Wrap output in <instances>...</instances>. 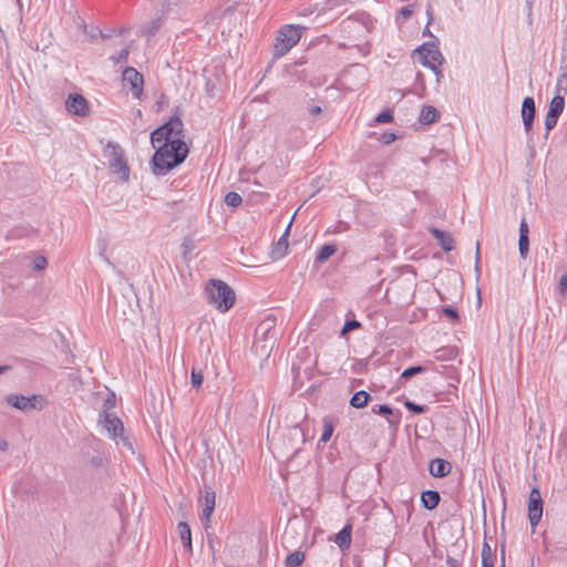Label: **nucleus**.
<instances>
[{"label":"nucleus","instance_id":"nucleus-1","mask_svg":"<svg viewBox=\"0 0 567 567\" xmlns=\"http://www.w3.org/2000/svg\"><path fill=\"white\" fill-rule=\"evenodd\" d=\"M188 148L184 141H174L158 146L152 158L154 174H166L179 165L186 158Z\"/></svg>","mask_w":567,"mask_h":567},{"label":"nucleus","instance_id":"nucleus-2","mask_svg":"<svg viewBox=\"0 0 567 567\" xmlns=\"http://www.w3.org/2000/svg\"><path fill=\"white\" fill-rule=\"evenodd\" d=\"M206 293L208 302L220 312L228 311L236 300L233 288L219 279H212L208 282Z\"/></svg>","mask_w":567,"mask_h":567},{"label":"nucleus","instance_id":"nucleus-3","mask_svg":"<svg viewBox=\"0 0 567 567\" xmlns=\"http://www.w3.org/2000/svg\"><path fill=\"white\" fill-rule=\"evenodd\" d=\"M277 340L276 318H265L256 328L254 349L259 355L268 358Z\"/></svg>","mask_w":567,"mask_h":567},{"label":"nucleus","instance_id":"nucleus-4","mask_svg":"<svg viewBox=\"0 0 567 567\" xmlns=\"http://www.w3.org/2000/svg\"><path fill=\"white\" fill-rule=\"evenodd\" d=\"M306 27L286 24L281 27L276 37L274 45V58L278 59L288 53L301 39Z\"/></svg>","mask_w":567,"mask_h":567},{"label":"nucleus","instance_id":"nucleus-5","mask_svg":"<svg viewBox=\"0 0 567 567\" xmlns=\"http://www.w3.org/2000/svg\"><path fill=\"white\" fill-rule=\"evenodd\" d=\"M103 155L107 159L110 169L116 174L121 181L127 182L130 178V167L124 158L123 148L113 142H109L103 148Z\"/></svg>","mask_w":567,"mask_h":567},{"label":"nucleus","instance_id":"nucleus-6","mask_svg":"<svg viewBox=\"0 0 567 567\" xmlns=\"http://www.w3.org/2000/svg\"><path fill=\"white\" fill-rule=\"evenodd\" d=\"M420 62L431 69L435 75L436 80L440 81L442 76V70L440 69L441 64L444 61L443 54L439 50V48L434 43H424L416 50Z\"/></svg>","mask_w":567,"mask_h":567},{"label":"nucleus","instance_id":"nucleus-7","mask_svg":"<svg viewBox=\"0 0 567 567\" xmlns=\"http://www.w3.org/2000/svg\"><path fill=\"white\" fill-rule=\"evenodd\" d=\"M100 422L113 440L120 439L125 447L132 453L134 452L132 443L128 437L124 435L123 423L117 416L113 413H105V416H103V420H100Z\"/></svg>","mask_w":567,"mask_h":567},{"label":"nucleus","instance_id":"nucleus-8","mask_svg":"<svg viewBox=\"0 0 567 567\" xmlns=\"http://www.w3.org/2000/svg\"><path fill=\"white\" fill-rule=\"evenodd\" d=\"M42 396L41 395H30L24 396L22 394H9L4 398V401L12 408L20 410L22 412H29L32 410H41L42 409Z\"/></svg>","mask_w":567,"mask_h":567},{"label":"nucleus","instance_id":"nucleus-9","mask_svg":"<svg viewBox=\"0 0 567 567\" xmlns=\"http://www.w3.org/2000/svg\"><path fill=\"white\" fill-rule=\"evenodd\" d=\"M543 516V498L538 488H533L528 497V519L536 527Z\"/></svg>","mask_w":567,"mask_h":567},{"label":"nucleus","instance_id":"nucleus-10","mask_svg":"<svg viewBox=\"0 0 567 567\" xmlns=\"http://www.w3.org/2000/svg\"><path fill=\"white\" fill-rule=\"evenodd\" d=\"M123 82L128 84L134 97L140 99L143 93V75L134 68L127 66L123 71Z\"/></svg>","mask_w":567,"mask_h":567},{"label":"nucleus","instance_id":"nucleus-11","mask_svg":"<svg viewBox=\"0 0 567 567\" xmlns=\"http://www.w3.org/2000/svg\"><path fill=\"white\" fill-rule=\"evenodd\" d=\"M65 107L69 113H72L74 115L79 116H86L89 115L90 107L87 104L86 99L78 93L70 94L69 97L65 101Z\"/></svg>","mask_w":567,"mask_h":567},{"label":"nucleus","instance_id":"nucleus-12","mask_svg":"<svg viewBox=\"0 0 567 567\" xmlns=\"http://www.w3.org/2000/svg\"><path fill=\"white\" fill-rule=\"evenodd\" d=\"M535 113L536 109L534 99L530 96L525 97L522 104V120L527 135L532 132Z\"/></svg>","mask_w":567,"mask_h":567},{"label":"nucleus","instance_id":"nucleus-13","mask_svg":"<svg viewBox=\"0 0 567 567\" xmlns=\"http://www.w3.org/2000/svg\"><path fill=\"white\" fill-rule=\"evenodd\" d=\"M451 470V464L443 458L436 457L430 462L429 471L434 477H444L450 474Z\"/></svg>","mask_w":567,"mask_h":567},{"label":"nucleus","instance_id":"nucleus-14","mask_svg":"<svg viewBox=\"0 0 567 567\" xmlns=\"http://www.w3.org/2000/svg\"><path fill=\"white\" fill-rule=\"evenodd\" d=\"M429 230L444 251H451L454 248V239L450 233L443 231L436 227H431Z\"/></svg>","mask_w":567,"mask_h":567},{"label":"nucleus","instance_id":"nucleus-15","mask_svg":"<svg viewBox=\"0 0 567 567\" xmlns=\"http://www.w3.org/2000/svg\"><path fill=\"white\" fill-rule=\"evenodd\" d=\"M352 525L347 524L336 536L334 543L341 550L349 549L351 545Z\"/></svg>","mask_w":567,"mask_h":567},{"label":"nucleus","instance_id":"nucleus-16","mask_svg":"<svg viewBox=\"0 0 567 567\" xmlns=\"http://www.w3.org/2000/svg\"><path fill=\"white\" fill-rule=\"evenodd\" d=\"M174 141H182L181 138H175L172 136H167L166 127H158L151 134L152 145L156 148L158 146L164 145V143H171Z\"/></svg>","mask_w":567,"mask_h":567},{"label":"nucleus","instance_id":"nucleus-17","mask_svg":"<svg viewBox=\"0 0 567 567\" xmlns=\"http://www.w3.org/2000/svg\"><path fill=\"white\" fill-rule=\"evenodd\" d=\"M290 227H291V221L288 224L284 235L279 238V240L276 244V247L274 248V250L271 252V256L274 259L282 258L286 255L287 249H288L287 237H288Z\"/></svg>","mask_w":567,"mask_h":567},{"label":"nucleus","instance_id":"nucleus-18","mask_svg":"<svg viewBox=\"0 0 567 567\" xmlns=\"http://www.w3.org/2000/svg\"><path fill=\"white\" fill-rule=\"evenodd\" d=\"M161 127H166L167 136L181 138L183 132V122L179 117H172L167 123Z\"/></svg>","mask_w":567,"mask_h":567},{"label":"nucleus","instance_id":"nucleus-19","mask_svg":"<svg viewBox=\"0 0 567 567\" xmlns=\"http://www.w3.org/2000/svg\"><path fill=\"white\" fill-rule=\"evenodd\" d=\"M441 496L436 491H425L421 495V502L426 509H434L440 503Z\"/></svg>","mask_w":567,"mask_h":567},{"label":"nucleus","instance_id":"nucleus-20","mask_svg":"<svg viewBox=\"0 0 567 567\" xmlns=\"http://www.w3.org/2000/svg\"><path fill=\"white\" fill-rule=\"evenodd\" d=\"M177 532L181 540L183 542L184 547L192 553V532L190 527L187 523L181 522L177 525Z\"/></svg>","mask_w":567,"mask_h":567},{"label":"nucleus","instance_id":"nucleus-21","mask_svg":"<svg viewBox=\"0 0 567 567\" xmlns=\"http://www.w3.org/2000/svg\"><path fill=\"white\" fill-rule=\"evenodd\" d=\"M437 117H439L437 110L434 106L426 105V106H423V109L420 113V116H419V121L422 124L429 125V124L436 122Z\"/></svg>","mask_w":567,"mask_h":567},{"label":"nucleus","instance_id":"nucleus-22","mask_svg":"<svg viewBox=\"0 0 567 567\" xmlns=\"http://www.w3.org/2000/svg\"><path fill=\"white\" fill-rule=\"evenodd\" d=\"M370 394L367 392V391H358L355 392L351 400H350V404L353 406V408H357V409H361V408H364L369 400H370Z\"/></svg>","mask_w":567,"mask_h":567},{"label":"nucleus","instance_id":"nucleus-23","mask_svg":"<svg viewBox=\"0 0 567 567\" xmlns=\"http://www.w3.org/2000/svg\"><path fill=\"white\" fill-rule=\"evenodd\" d=\"M565 107V100L563 95H555L549 104L548 112L549 114L556 115L559 117V115L563 113Z\"/></svg>","mask_w":567,"mask_h":567},{"label":"nucleus","instance_id":"nucleus-24","mask_svg":"<svg viewBox=\"0 0 567 567\" xmlns=\"http://www.w3.org/2000/svg\"><path fill=\"white\" fill-rule=\"evenodd\" d=\"M337 251L336 245H323L316 257L317 262H323L328 260Z\"/></svg>","mask_w":567,"mask_h":567},{"label":"nucleus","instance_id":"nucleus-25","mask_svg":"<svg viewBox=\"0 0 567 567\" xmlns=\"http://www.w3.org/2000/svg\"><path fill=\"white\" fill-rule=\"evenodd\" d=\"M305 560V554L300 550H296L287 556L286 566L287 567H299Z\"/></svg>","mask_w":567,"mask_h":567},{"label":"nucleus","instance_id":"nucleus-26","mask_svg":"<svg viewBox=\"0 0 567 567\" xmlns=\"http://www.w3.org/2000/svg\"><path fill=\"white\" fill-rule=\"evenodd\" d=\"M159 28L161 19H154L142 29L141 33L146 37H152L159 30Z\"/></svg>","mask_w":567,"mask_h":567},{"label":"nucleus","instance_id":"nucleus-27","mask_svg":"<svg viewBox=\"0 0 567 567\" xmlns=\"http://www.w3.org/2000/svg\"><path fill=\"white\" fill-rule=\"evenodd\" d=\"M288 437L290 441H296V442H301V443H303L306 441L305 433L299 425H293L291 429H289Z\"/></svg>","mask_w":567,"mask_h":567},{"label":"nucleus","instance_id":"nucleus-28","mask_svg":"<svg viewBox=\"0 0 567 567\" xmlns=\"http://www.w3.org/2000/svg\"><path fill=\"white\" fill-rule=\"evenodd\" d=\"M567 93V71L561 73L557 79L556 83V95H563Z\"/></svg>","mask_w":567,"mask_h":567},{"label":"nucleus","instance_id":"nucleus-29","mask_svg":"<svg viewBox=\"0 0 567 567\" xmlns=\"http://www.w3.org/2000/svg\"><path fill=\"white\" fill-rule=\"evenodd\" d=\"M333 431H334L333 424L328 419H324L323 420V432L320 437V442L327 443L330 440V437L332 436Z\"/></svg>","mask_w":567,"mask_h":567},{"label":"nucleus","instance_id":"nucleus-30","mask_svg":"<svg viewBox=\"0 0 567 567\" xmlns=\"http://www.w3.org/2000/svg\"><path fill=\"white\" fill-rule=\"evenodd\" d=\"M115 404H116L115 394L114 393H109L106 395V398L104 399L103 413L101 414V417L105 416V413H110V410L114 409Z\"/></svg>","mask_w":567,"mask_h":567},{"label":"nucleus","instance_id":"nucleus-31","mask_svg":"<svg viewBox=\"0 0 567 567\" xmlns=\"http://www.w3.org/2000/svg\"><path fill=\"white\" fill-rule=\"evenodd\" d=\"M241 196L236 192H229L225 196V203L230 207H237L241 204Z\"/></svg>","mask_w":567,"mask_h":567},{"label":"nucleus","instance_id":"nucleus-32","mask_svg":"<svg viewBox=\"0 0 567 567\" xmlns=\"http://www.w3.org/2000/svg\"><path fill=\"white\" fill-rule=\"evenodd\" d=\"M205 507L215 509L216 494L212 488H206L204 493Z\"/></svg>","mask_w":567,"mask_h":567},{"label":"nucleus","instance_id":"nucleus-33","mask_svg":"<svg viewBox=\"0 0 567 567\" xmlns=\"http://www.w3.org/2000/svg\"><path fill=\"white\" fill-rule=\"evenodd\" d=\"M190 379H192V386L194 389L198 390L203 384L204 375L200 370L193 369L192 373H190Z\"/></svg>","mask_w":567,"mask_h":567},{"label":"nucleus","instance_id":"nucleus-34","mask_svg":"<svg viewBox=\"0 0 567 567\" xmlns=\"http://www.w3.org/2000/svg\"><path fill=\"white\" fill-rule=\"evenodd\" d=\"M518 249H519L520 257L522 258H526L527 254H528V250H529V239H528V237H519Z\"/></svg>","mask_w":567,"mask_h":567},{"label":"nucleus","instance_id":"nucleus-35","mask_svg":"<svg viewBox=\"0 0 567 567\" xmlns=\"http://www.w3.org/2000/svg\"><path fill=\"white\" fill-rule=\"evenodd\" d=\"M424 370L425 369L422 365L410 367L402 372L401 378L410 379L415 374L422 373Z\"/></svg>","mask_w":567,"mask_h":567},{"label":"nucleus","instance_id":"nucleus-36","mask_svg":"<svg viewBox=\"0 0 567 567\" xmlns=\"http://www.w3.org/2000/svg\"><path fill=\"white\" fill-rule=\"evenodd\" d=\"M558 116L547 113L545 117V127L547 134L556 126Z\"/></svg>","mask_w":567,"mask_h":567},{"label":"nucleus","instance_id":"nucleus-37","mask_svg":"<svg viewBox=\"0 0 567 567\" xmlns=\"http://www.w3.org/2000/svg\"><path fill=\"white\" fill-rule=\"evenodd\" d=\"M130 54L128 47L122 49L116 55H113L111 59L114 63L125 62Z\"/></svg>","mask_w":567,"mask_h":567},{"label":"nucleus","instance_id":"nucleus-38","mask_svg":"<svg viewBox=\"0 0 567 567\" xmlns=\"http://www.w3.org/2000/svg\"><path fill=\"white\" fill-rule=\"evenodd\" d=\"M48 266V260L44 256H37L33 259V269L34 270H43Z\"/></svg>","mask_w":567,"mask_h":567},{"label":"nucleus","instance_id":"nucleus-39","mask_svg":"<svg viewBox=\"0 0 567 567\" xmlns=\"http://www.w3.org/2000/svg\"><path fill=\"white\" fill-rule=\"evenodd\" d=\"M404 405H405V408H406L409 411L414 412V413H417V414H420V413H424V412H425V409H426L424 405H419V404H416V403H414V402H412V401H409V400H408V401H405Z\"/></svg>","mask_w":567,"mask_h":567},{"label":"nucleus","instance_id":"nucleus-40","mask_svg":"<svg viewBox=\"0 0 567 567\" xmlns=\"http://www.w3.org/2000/svg\"><path fill=\"white\" fill-rule=\"evenodd\" d=\"M361 324L359 321L357 320H350V321H347L341 330V334L344 336L347 334L348 332L354 330V329H358L360 328Z\"/></svg>","mask_w":567,"mask_h":567},{"label":"nucleus","instance_id":"nucleus-41","mask_svg":"<svg viewBox=\"0 0 567 567\" xmlns=\"http://www.w3.org/2000/svg\"><path fill=\"white\" fill-rule=\"evenodd\" d=\"M485 563H494L492 559L491 547L486 543L483 545V549H482V564H485Z\"/></svg>","mask_w":567,"mask_h":567},{"label":"nucleus","instance_id":"nucleus-42","mask_svg":"<svg viewBox=\"0 0 567 567\" xmlns=\"http://www.w3.org/2000/svg\"><path fill=\"white\" fill-rule=\"evenodd\" d=\"M392 118H393V116L390 111H383L375 117V122L377 123H389L392 121Z\"/></svg>","mask_w":567,"mask_h":567},{"label":"nucleus","instance_id":"nucleus-43","mask_svg":"<svg viewBox=\"0 0 567 567\" xmlns=\"http://www.w3.org/2000/svg\"><path fill=\"white\" fill-rule=\"evenodd\" d=\"M442 312L452 321L456 322L458 320V313L451 307H444Z\"/></svg>","mask_w":567,"mask_h":567},{"label":"nucleus","instance_id":"nucleus-44","mask_svg":"<svg viewBox=\"0 0 567 567\" xmlns=\"http://www.w3.org/2000/svg\"><path fill=\"white\" fill-rule=\"evenodd\" d=\"M373 413L375 414H382V415H389V414H392V409L386 405V404H382V405H378V406H374L372 409Z\"/></svg>","mask_w":567,"mask_h":567},{"label":"nucleus","instance_id":"nucleus-45","mask_svg":"<svg viewBox=\"0 0 567 567\" xmlns=\"http://www.w3.org/2000/svg\"><path fill=\"white\" fill-rule=\"evenodd\" d=\"M559 292L564 296L567 291V274L563 275L558 285Z\"/></svg>","mask_w":567,"mask_h":567},{"label":"nucleus","instance_id":"nucleus-46","mask_svg":"<svg viewBox=\"0 0 567 567\" xmlns=\"http://www.w3.org/2000/svg\"><path fill=\"white\" fill-rule=\"evenodd\" d=\"M528 224L525 219H523L519 225V237H528Z\"/></svg>","mask_w":567,"mask_h":567},{"label":"nucleus","instance_id":"nucleus-47","mask_svg":"<svg viewBox=\"0 0 567 567\" xmlns=\"http://www.w3.org/2000/svg\"><path fill=\"white\" fill-rule=\"evenodd\" d=\"M213 512H214L213 508L204 507V509L202 512V516H200L202 520L209 523Z\"/></svg>","mask_w":567,"mask_h":567},{"label":"nucleus","instance_id":"nucleus-48","mask_svg":"<svg viewBox=\"0 0 567 567\" xmlns=\"http://www.w3.org/2000/svg\"><path fill=\"white\" fill-rule=\"evenodd\" d=\"M400 14H401L403 18H405V19L410 18V17L412 16V9H411V7H403V8L400 10Z\"/></svg>","mask_w":567,"mask_h":567},{"label":"nucleus","instance_id":"nucleus-49","mask_svg":"<svg viewBox=\"0 0 567 567\" xmlns=\"http://www.w3.org/2000/svg\"><path fill=\"white\" fill-rule=\"evenodd\" d=\"M322 112V109L319 106V105H313L309 109V113L312 115V116H317L319 114H321Z\"/></svg>","mask_w":567,"mask_h":567},{"label":"nucleus","instance_id":"nucleus-50","mask_svg":"<svg viewBox=\"0 0 567 567\" xmlns=\"http://www.w3.org/2000/svg\"><path fill=\"white\" fill-rule=\"evenodd\" d=\"M395 137H396L395 134L386 133V134L383 135V142L385 144H390V143H392L395 140Z\"/></svg>","mask_w":567,"mask_h":567},{"label":"nucleus","instance_id":"nucleus-51","mask_svg":"<svg viewBox=\"0 0 567 567\" xmlns=\"http://www.w3.org/2000/svg\"><path fill=\"white\" fill-rule=\"evenodd\" d=\"M426 16H427V24H430L433 21V9L430 3L426 7Z\"/></svg>","mask_w":567,"mask_h":567},{"label":"nucleus","instance_id":"nucleus-52","mask_svg":"<svg viewBox=\"0 0 567 567\" xmlns=\"http://www.w3.org/2000/svg\"><path fill=\"white\" fill-rule=\"evenodd\" d=\"M449 567H460V563L457 559L449 557L446 560Z\"/></svg>","mask_w":567,"mask_h":567},{"label":"nucleus","instance_id":"nucleus-53","mask_svg":"<svg viewBox=\"0 0 567 567\" xmlns=\"http://www.w3.org/2000/svg\"><path fill=\"white\" fill-rule=\"evenodd\" d=\"M8 442L4 439H0V451H7Z\"/></svg>","mask_w":567,"mask_h":567},{"label":"nucleus","instance_id":"nucleus-54","mask_svg":"<svg viewBox=\"0 0 567 567\" xmlns=\"http://www.w3.org/2000/svg\"><path fill=\"white\" fill-rule=\"evenodd\" d=\"M11 369L10 365H0V374H3L6 373L7 371H9Z\"/></svg>","mask_w":567,"mask_h":567},{"label":"nucleus","instance_id":"nucleus-55","mask_svg":"<svg viewBox=\"0 0 567 567\" xmlns=\"http://www.w3.org/2000/svg\"><path fill=\"white\" fill-rule=\"evenodd\" d=\"M482 567H494V563L482 564Z\"/></svg>","mask_w":567,"mask_h":567},{"label":"nucleus","instance_id":"nucleus-56","mask_svg":"<svg viewBox=\"0 0 567 567\" xmlns=\"http://www.w3.org/2000/svg\"><path fill=\"white\" fill-rule=\"evenodd\" d=\"M310 13H311V11H309V10H303V11H301L299 14H300V16H307V14H310Z\"/></svg>","mask_w":567,"mask_h":567},{"label":"nucleus","instance_id":"nucleus-57","mask_svg":"<svg viewBox=\"0 0 567 567\" xmlns=\"http://www.w3.org/2000/svg\"><path fill=\"white\" fill-rule=\"evenodd\" d=\"M478 250H480V243L476 244V254L478 255ZM476 262H478V259L476 260Z\"/></svg>","mask_w":567,"mask_h":567},{"label":"nucleus","instance_id":"nucleus-58","mask_svg":"<svg viewBox=\"0 0 567 567\" xmlns=\"http://www.w3.org/2000/svg\"><path fill=\"white\" fill-rule=\"evenodd\" d=\"M504 550L502 551V563H504ZM502 567H505V564H502Z\"/></svg>","mask_w":567,"mask_h":567},{"label":"nucleus","instance_id":"nucleus-59","mask_svg":"<svg viewBox=\"0 0 567 567\" xmlns=\"http://www.w3.org/2000/svg\"><path fill=\"white\" fill-rule=\"evenodd\" d=\"M293 216H297V213H293ZM293 218H295V217H292V218H291V220H290L291 223H292Z\"/></svg>","mask_w":567,"mask_h":567},{"label":"nucleus","instance_id":"nucleus-60","mask_svg":"<svg viewBox=\"0 0 567 567\" xmlns=\"http://www.w3.org/2000/svg\"><path fill=\"white\" fill-rule=\"evenodd\" d=\"M527 3L530 4L532 3V0H527Z\"/></svg>","mask_w":567,"mask_h":567}]
</instances>
